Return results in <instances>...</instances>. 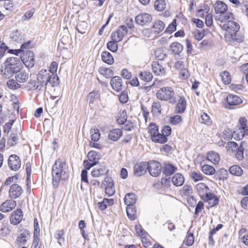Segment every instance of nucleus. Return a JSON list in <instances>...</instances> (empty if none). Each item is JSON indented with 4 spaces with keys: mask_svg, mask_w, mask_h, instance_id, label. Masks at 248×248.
Here are the masks:
<instances>
[{
    "mask_svg": "<svg viewBox=\"0 0 248 248\" xmlns=\"http://www.w3.org/2000/svg\"><path fill=\"white\" fill-rule=\"evenodd\" d=\"M152 20V16L147 13H141L135 17V22L139 25L142 26L148 25Z\"/></svg>",
    "mask_w": 248,
    "mask_h": 248,
    "instance_id": "obj_9",
    "label": "nucleus"
},
{
    "mask_svg": "<svg viewBox=\"0 0 248 248\" xmlns=\"http://www.w3.org/2000/svg\"><path fill=\"white\" fill-rule=\"evenodd\" d=\"M231 37V39L236 42H241L244 40L243 36L240 34V33H238V32L236 33H232L230 34Z\"/></svg>",
    "mask_w": 248,
    "mask_h": 248,
    "instance_id": "obj_57",
    "label": "nucleus"
},
{
    "mask_svg": "<svg viewBox=\"0 0 248 248\" xmlns=\"http://www.w3.org/2000/svg\"><path fill=\"white\" fill-rule=\"evenodd\" d=\"M127 27L122 25L119 27L116 31L113 32L111 34V39L116 42L122 41L124 36L127 34Z\"/></svg>",
    "mask_w": 248,
    "mask_h": 248,
    "instance_id": "obj_7",
    "label": "nucleus"
},
{
    "mask_svg": "<svg viewBox=\"0 0 248 248\" xmlns=\"http://www.w3.org/2000/svg\"><path fill=\"white\" fill-rule=\"evenodd\" d=\"M50 73L46 70H42L37 75V81L42 87H46L48 85V78Z\"/></svg>",
    "mask_w": 248,
    "mask_h": 248,
    "instance_id": "obj_10",
    "label": "nucleus"
},
{
    "mask_svg": "<svg viewBox=\"0 0 248 248\" xmlns=\"http://www.w3.org/2000/svg\"><path fill=\"white\" fill-rule=\"evenodd\" d=\"M87 156L89 161L95 162L97 164L98 160L100 158L101 155L95 151H91L88 153Z\"/></svg>",
    "mask_w": 248,
    "mask_h": 248,
    "instance_id": "obj_36",
    "label": "nucleus"
},
{
    "mask_svg": "<svg viewBox=\"0 0 248 248\" xmlns=\"http://www.w3.org/2000/svg\"><path fill=\"white\" fill-rule=\"evenodd\" d=\"M147 169L151 175L157 177L160 174L162 167L159 162L152 160L148 162Z\"/></svg>",
    "mask_w": 248,
    "mask_h": 248,
    "instance_id": "obj_4",
    "label": "nucleus"
},
{
    "mask_svg": "<svg viewBox=\"0 0 248 248\" xmlns=\"http://www.w3.org/2000/svg\"><path fill=\"white\" fill-rule=\"evenodd\" d=\"M248 129L238 125L233 131V136L235 137V139L238 140L242 139L245 135L248 134Z\"/></svg>",
    "mask_w": 248,
    "mask_h": 248,
    "instance_id": "obj_20",
    "label": "nucleus"
},
{
    "mask_svg": "<svg viewBox=\"0 0 248 248\" xmlns=\"http://www.w3.org/2000/svg\"><path fill=\"white\" fill-rule=\"evenodd\" d=\"M151 140L153 141L156 143H159L161 144L164 143L168 141V139L164 135L159 132L151 137Z\"/></svg>",
    "mask_w": 248,
    "mask_h": 248,
    "instance_id": "obj_29",
    "label": "nucleus"
},
{
    "mask_svg": "<svg viewBox=\"0 0 248 248\" xmlns=\"http://www.w3.org/2000/svg\"><path fill=\"white\" fill-rule=\"evenodd\" d=\"M176 29V19H174L166 29L165 32L170 33L174 31Z\"/></svg>",
    "mask_w": 248,
    "mask_h": 248,
    "instance_id": "obj_63",
    "label": "nucleus"
},
{
    "mask_svg": "<svg viewBox=\"0 0 248 248\" xmlns=\"http://www.w3.org/2000/svg\"><path fill=\"white\" fill-rule=\"evenodd\" d=\"M233 14L232 13H225L224 14L216 15L215 16V19L223 24L228 21H232L234 19Z\"/></svg>",
    "mask_w": 248,
    "mask_h": 248,
    "instance_id": "obj_15",
    "label": "nucleus"
},
{
    "mask_svg": "<svg viewBox=\"0 0 248 248\" xmlns=\"http://www.w3.org/2000/svg\"><path fill=\"white\" fill-rule=\"evenodd\" d=\"M108 170H106L105 166H101L99 169H94L92 171V175L94 177H98L101 176L102 175L107 173Z\"/></svg>",
    "mask_w": 248,
    "mask_h": 248,
    "instance_id": "obj_35",
    "label": "nucleus"
},
{
    "mask_svg": "<svg viewBox=\"0 0 248 248\" xmlns=\"http://www.w3.org/2000/svg\"><path fill=\"white\" fill-rule=\"evenodd\" d=\"M110 85L112 89L117 92L122 91L123 84L122 78L119 76H115L111 78L110 81Z\"/></svg>",
    "mask_w": 248,
    "mask_h": 248,
    "instance_id": "obj_14",
    "label": "nucleus"
},
{
    "mask_svg": "<svg viewBox=\"0 0 248 248\" xmlns=\"http://www.w3.org/2000/svg\"><path fill=\"white\" fill-rule=\"evenodd\" d=\"M222 81L225 84H229L231 81L230 73L227 71H224L220 74Z\"/></svg>",
    "mask_w": 248,
    "mask_h": 248,
    "instance_id": "obj_50",
    "label": "nucleus"
},
{
    "mask_svg": "<svg viewBox=\"0 0 248 248\" xmlns=\"http://www.w3.org/2000/svg\"><path fill=\"white\" fill-rule=\"evenodd\" d=\"M31 237L30 232L27 230L21 231L18 235L17 241L20 243L25 244L27 240Z\"/></svg>",
    "mask_w": 248,
    "mask_h": 248,
    "instance_id": "obj_24",
    "label": "nucleus"
},
{
    "mask_svg": "<svg viewBox=\"0 0 248 248\" xmlns=\"http://www.w3.org/2000/svg\"><path fill=\"white\" fill-rule=\"evenodd\" d=\"M182 121V117L179 115H176L174 116L171 117L170 118V123L173 125H176Z\"/></svg>",
    "mask_w": 248,
    "mask_h": 248,
    "instance_id": "obj_64",
    "label": "nucleus"
},
{
    "mask_svg": "<svg viewBox=\"0 0 248 248\" xmlns=\"http://www.w3.org/2000/svg\"><path fill=\"white\" fill-rule=\"evenodd\" d=\"M137 201V197L134 193H128L125 195L124 202L127 206H133Z\"/></svg>",
    "mask_w": 248,
    "mask_h": 248,
    "instance_id": "obj_27",
    "label": "nucleus"
},
{
    "mask_svg": "<svg viewBox=\"0 0 248 248\" xmlns=\"http://www.w3.org/2000/svg\"><path fill=\"white\" fill-rule=\"evenodd\" d=\"M52 184L57 188L61 180H66L69 177L68 168L65 162L62 159L58 158L52 167Z\"/></svg>",
    "mask_w": 248,
    "mask_h": 248,
    "instance_id": "obj_1",
    "label": "nucleus"
},
{
    "mask_svg": "<svg viewBox=\"0 0 248 248\" xmlns=\"http://www.w3.org/2000/svg\"><path fill=\"white\" fill-rule=\"evenodd\" d=\"M49 84L52 87L58 85L59 84V77L54 74H50L48 78V84Z\"/></svg>",
    "mask_w": 248,
    "mask_h": 248,
    "instance_id": "obj_49",
    "label": "nucleus"
},
{
    "mask_svg": "<svg viewBox=\"0 0 248 248\" xmlns=\"http://www.w3.org/2000/svg\"><path fill=\"white\" fill-rule=\"evenodd\" d=\"M155 55L156 59L159 61L163 60L167 56V55L163 53V51L159 48L155 51Z\"/></svg>",
    "mask_w": 248,
    "mask_h": 248,
    "instance_id": "obj_59",
    "label": "nucleus"
},
{
    "mask_svg": "<svg viewBox=\"0 0 248 248\" xmlns=\"http://www.w3.org/2000/svg\"><path fill=\"white\" fill-rule=\"evenodd\" d=\"M215 11L217 14H224L227 10V5L223 1H217L215 4Z\"/></svg>",
    "mask_w": 248,
    "mask_h": 248,
    "instance_id": "obj_21",
    "label": "nucleus"
},
{
    "mask_svg": "<svg viewBox=\"0 0 248 248\" xmlns=\"http://www.w3.org/2000/svg\"><path fill=\"white\" fill-rule=\"evenodd\" d=\"M230 173L236 176H240L243 174V171L242 169L238 166L233 165L229 169Z\"/></svg>",
    "mask_w": 248,
    "mask_h": 248,
    "instance_id": "obj_37",
    "label": "nucleus"
},
{
    "mask_svg": "<svg viewBox=\"0 0 248 248\" xmlns=\"http://www.w3.org/2000/svg\"><path fill=\"white\" fill-rule=\"evenodd\" d=\"M118 42L112 40L108 42L107 45L108 48L112 52H115L118 50Z\"/></svg>",
    "mask_w": 248,
    "mask_h": 248,
    "instance_id": "obj_55",
    "label": "nucleus"
},
{
    "mask_svg": "<svg viewBox=\"0 0 248 248\" xmlns=\"http://www.w3.org/2000/svg\"><path fill=\"white\" fill-rule=\"evenodd\" d=\"M222 30L230 34L237 32L240 29V25L234 21H228L223 24H219Z\"/></svg>",
    "mask_w": 248,
    "mask_h": 248,
    "instance_id": "obj_6",
    "label": "nucleus"
},
{
    "mask_svg": "<svg viewBox=\"0 0 248 248\" xmlns=\"http://www.w3.org/2000/svg\"><path fill=\"white\" fill-rule=\"evenodd\" d=\"M244 150L245 147L244 146L243 142H241L239 147L235 150L236 153L235 156L237 160H242L243 159Z\"/></svg>",
    "mask_w": 248,
    "mask_h": 248,
    "instance_id": "obj_43",
    "label": "nucleus"
},
{
    "mask_svg": "<svg viewBox=\"0 0 248 248\" xmlns=\"http://www.w3.org/2000/svg\"><path fill=\"white\" fill-rule=\"evenodd\" d=\"M105 192L109 196H112L114 194L115 189L112 182L106 181Z\"/></svg>",
    "mask_w": 248,
    "mask_h": 248,
    "instance_id": "obj_46",
    "label": "nucleus"
},
{
    "mask_svg": "<svg viewBox=\"0 0 248 248\" xmlns=\"http://www.w3.org/2000/svg\"><path fill=\"white\" fill-rule=\"evenodd\" d=\"M20 58L27 67H32L35 63L34 54L31 51H27L26 53H24Z\"/></svg>",
    "mask_w": 248,
    "mask_h": 248,
    "instance_id": "obj_8",
    "label": "nucleus"
},
{
    "mask_svg": "<svg viewBox=\"0 0 248 248\" xmlns=\"http://www.w3.org/2000/svg\"><path fill=\"white\" fill-rule=\"evenodd\" d=\"M29 78V74L25 71L20 70L16 73V78L17 82L20 83L25 82Z\"/></svg>",
    "mask_w": 248,
    "mask_h": 248,
    "instance_id": "obj_23",
    "label": "nucleus"
},
{
    "mask_svg": "<svg viewBox=\"0 0 248 248\" xmlns=\"http://www.w3.org/2000/svg\"><path fill=\"white\" fill-rule=\"evenodd\" d=\"M186 103L184 97H181L177 104L175 111L179 113H183L186 108Z\"/></svg>",
    "mask_w": 248,
    "mask_h": 248,
    "instance_id": "obj_26",
    "label": "nucleus"
},
{
    "mask_svg": "<svg viewBox=\"0 0 248 248\" xmlns=\"http://www.w3.org/2000/svg\"><path fill=\"white\" fill-rule=\"evenodd\" d=\"M165 25V24L161 20L155 21L153 26V30L155 33H159L162 31Z\"/></svg>",
    "mask_w": 248,
    "mask_h": 248,
    "instance_id": "obj_32",
    "label": "nucleus"
},
{
    "mask_svg": "<svg viewBox=\"0 0 248 248\" xmlns=\"http://www.w3.org/2000/svg\"><path fill=\"white\" fill-rule=\"evenodd\" d=\"M90 133L92 134L91 139L92 140L97 141L99 140L100 135L98 129H95L94 128L91 129L90 130Z\"/></svg>",
    "mask_w": 248,
    "mask_h": 248,
    "instance_id": "obj_54",
    "label": "nucleus"
},
{
    "mask_svg": "<svg viewBox=\"0 0 248 248\" xmlns=\"http://www.w3.org/2000/svg\"><path fill=\"white\" fill-rule=\"evenodd\" d=\"M207 159L214 164H217L220 160V156L218 154L214 151L208 153L207 155Z\"/></svg>",
    "mask_w": 248,
    "mask_h": 248,
    "instance_id": "obj_31",
    "label": "nucleus"
},
{
    "mask_svg": "<svg viewBox=\"0 0 248 248\" xmlns=\"http://www.w3.org/2000/svg\"><path fill=\"white\" fill-rule=\"evenodd\" d=\"M102 61L105 63L111 65L114 62V60L111 54L107 51H103L101 54Z\"/></svg>",
    "mask_w": 248,
    "mask_h": 248,
    "instance_id": "obj_30",
    "label": "nucleus"
},
{
    "mask_svg": "<svg viewBox=\"0 0 248 248\" xmlns=\"http://www.w3.org/2000/svg\"><path fill=\"white\" fill-rule=\"evenodd\" d=\"M16 205V201L8 200L2 203L0 207V210L3 212H8L12 211Z\"/></svg>",
    "mask_w": 248,
    "mask_h": 248,
    "instance_id": "obj_17",
    "label": "nucleus"
},
{
    "mask_svg": "<svg viewBox=\"0 0 248 248\" xmlns=\"http://www.w3.org/2000/svg\"><path fill=\"white\" fill-rule=\"evenodd\" d=\"M17 136L16 133H11L7 141V144L10 146H14L17 143Z\"/></svg>",
    "mask_w": 248,
    "mask_h": 248,
    "instance_id": "obj_52",
    "label": "nucleus"
},
{
    "mask_svg": "<svg viewBox=\"0 0 248 248\" xmlns=\"http://www.w3.org/2000/svg\"><path fill=\"white\" fill-rule=\"evenodd\" d=\"M161 105L159 102H155L152 105V112L154 115L159 116L161 113Z\"/></svg>",
    "mask_w": 248,
    "mask_h": 248,
    "instance_id": "obj_38",
    "label": "nucleus"
},
{
    "mask_svg": "<svg viewBox=\"0 0 248 248\" xmlns=\"http://www.w3.org/2000/svg\"><path fill=\"white\" fill-rule=\"evenodd\" d=\"M17 81L15 80L14 79H10L7 81V85L9 89L15 90L18 88H20L21 86L19 84H18Z\"/></svg>",
    "mask_w": 248,
    "mask_h": 248,
    "instance_id": "obj_53",
    "label": "nucleus"
},
{
    "mask_svg": "<svg viewBox=\"0 0 248 248\" xmlns=\"http://www.w3.org/2000/svg\"><path fill=\"white\" fill-rule=\"evenodd\" d=\"M190 177L193 181L197 182L203 180V176L200 172L193 171L190 174Z\"/></svg>",
    "mask_w": 248,
    "mask_h": 248,
    "instance_id": "obj_56",
    "label": "nucleus"
},
{
    "mask_svg": "<svg viewBox=\"0 0 248 248\" xmlns=\"http://www.w3.org/2000/svg\"><path fill=\"white\" fill-rule=\"evenodd\" d=\"M238 147L237 144L234 141H229L226 146L227 150L232 152L235 151Z\"/></svg>",
    "mask_w": 248,
    "mask_h": 248,
    "instance_id": "obj_61",
    "label": "nucleus"
},
{
    "mask_svg": "<svg viewBox=\"0 0 248 248\" xmlns=\"http://www.w3.org/2000/svg\"><path fill=\"white\" fill-rule=\"evenodd\" d=\"M88 28V23L85 21H80L77 26V30L82 34L86 32Z\"/></svg>",
    "mask_w": 248,
    "mask_h": 248,
    "instance_id": "obj_41",
    "label": "nucleus"
},
{
    "mask_svg": "<svg viewBox=\"0 0 248 248\" xmlns=\"http://www.w3.org/2000/svg\"><path fill=\"white\" fill-rule=\"evenodd\" d=\"M99 94L98 92L92 91L89 95V103H93L95 100L99 98Z\"/></svg>",
    "mask_w": 248,
    "mask_h": 248,
    "instance_id": "obj_60",
    "label": "nucleus"
},
{
    "mask_svg": "<svg viewBox=\"0 0 248 248\" xmlns=\"http://www.w3.org/2000/svg\"><path fill=\"white\" fill-rule=\"evenodd\" d=\"M202 171L205 174L211 175L214 174L216 170L214 167L209 165H204L202 168Z\"/></svg>",
    "mask_w": 248,
    "mask_h": 248,
    "instance_id": "obj_47",
    "label": "nucleus"
},
{
    "mask_svg": "<svg viewBox=\"0 0 248 248\" xmlns=\"http://www.w3.org/2000/svg\"><path fill=\"white\" fill-rule=\"evenodd\" d=\"M8 166L11 170H17L21 167L20 158L16 155H11L8 158Z\"/></svg>",
    "mask_w": 248,
    "mask_h": 248,
    "instance_id": "obj_11",
    "label": "nucleus"
},
{
    "mask_svg": "<svg viewBox=\"0 0 248 248\" xmlns=\"http://www.w3.org/2000/svg\"><path fill=\"white\" fill-rule=\"evenodd\" d=\"M122 136V131L119 128L113 129L108 133V138L113 141H117Z\"/></svg>",
    "mask_w": 248,
    "mask_h": 248,
    "instance_id": "obj_25",
    "label": "nucleus"
},
{
    "mask_svg": "<svg viewBox=\"0 0 248 248\" xmlns=\"http://www.w3.org/2000/svg\"><path fill=\"white\" fill-rule=\"evenodd\" d=\"M199 121L202 124L210 125L212 123L210 116L205 112H202L199 118Z\"/></svg>",
    "mask_w": 248,
    "mask_h": 248,
    "instance_id": "obj_45",
    "label": "nucleus"
},
{
    "mask_svg": "<svg viewBox=\"0 0 248 248\" xmlns=\"http://www.w3.org/2000/svg\"><path fill=\"white\" fill-rule=\"evenodd\" d=\"M22 217V210L18 209L12 213L10 218V222L12 224L17 225L21 222Z\"/></svg>",
    "mask_w": 248,
    "mask_h": 248,
    "instance_id": "obj_16",
    "label": "nucleus"
},
{
    "mask_svg": "<svg viewBox=\"0 0 248 248\" xmlns=\"http://www.w3.org/2000/svg\"><path fill=\"white\" fill-rule=\"evenodd\" d=\"M135 229L137 234L140 236L142 238H145L147 235V233L142 229L141 226L140 225L135 226Z\"/></svg>",
    "mask_w": 248,
    "mask_h": 248,
    "instance_id": "obj_62",
    "label": "nucleus"
},
{
    "mask_svg": "<svg viewBox=\"0 0 248 248\" xmlns=\"http://www.w3.org/2000/svg\"><path fill=\"white\" fill-rule=\"evenodd\" d=\"M149 132L151 135V137H153L154 135L158 132V127L155 124H151L149 126Z\"/></svg>",
    "mask_w": 248,
    "mask_h": 248,
    "instance_id": "obj_58",
    "label": "nucleus"
},
{
    "mask_svg": "<svg viewBox=\"0 0 248 248\" xmlns=\"http://www.w3.org/2000/svg\"><path fill=\"white\" fill-rule=\"evenodd\" d=\"M172 52L174 55L179 54L183 50V46L178 42H173L170 46Z\"/></svg>",
    "mask_w": 248,
    "mask_h": 248,
    "instance_id": "obj_34",
    "label": "nucleus"
},
{
    "mask_svg": "<svg viewBox=\"0 0 248 248\" xmlns=\"http://www.w3.org/2000/svg\"><path fill=\"white\" fill-rule=\"evenodd\" d=\"M196 188L201 198L209 191V187L203 183H200L196 186Z\"/></svg>",
    "mask_w": 248,
    "mask_h": 248,
    "instance_id": "obj_28",
    "label": "nucleus"
},
{
    "mask_svg": "<svg viewBox=\"0 0 248 248\" xmlns=\"http://www.w3.org/2000/svg\"><path fill=\"white\" fill-rule=\"evenodd\" d=\"M139 77L141 79L147 82L151 81L153 78L152 73L147 71L141 72Z\"/></svg>",
    "mask_w": 248,
    "mask_h": 248,
    "instance_id": "obj_48",
    "label": "nucleus"
},
{
    "mask_svg": "<svg viewBox=\"0 0 248 248\" xmlns=\"http://www.w3.org/2000/svg\"><path fill=\"white\" fill-rule=\"evenodd\" d=\"M227 103L224 104V107L228 109H232L234 106L242 103V100L238 96L232 94H229L227 98Z\"/></svg>",
    "mask_w": 248,
    "mask_h": 248,
    "instance_id": "obj_5",
    "label": "nucleus"
},
{
    "mask_svg": "<svg viewBox=\"0 0 248 248\" xmlns=\"http://www.w3.org/2000/svg\"><path fill=\"white\" fill-rule=\"evenodd\" d=\"M126 213L128 218L133 220L136 217V209L133 206H127L126 208Z\"/></svg>",
    "mask_w": 248,
    "mask_h": 248,
    "instance_id": "obj_44",
    "label": "nucleus"
},
{
    "mask_svg": "<svg viewBox=\"0 0 248 248\" xmlns=\"http://www.w3.org/2000/svg\"><path fill=\"white\" fill-rule=\"evenodd\" d=\"M163 173L166 176H170L175 172L177 168L169 162H165L162 167Z\"/></svg>",
    "mask_w": 248,
    "mask_h": 248,
    "instance_id": "obj_19",
    "label": "nucleus"
},
{
    "mask_svg": "<svg viewBox=\"0 0 248 248\" xmlns=\"http://www.w3.org/2000/svg\"><path fill=\"white\" fill-rule=\"evenodd\" d=\"M171 181L175 186H180L183 185L185 182V178L182 174L177 173L172 176Z\"/></svg>",
    "mask_w": 248,
    "mask_h": 248,
    "instance_id": "obj_22",
    "label": "nucleus"
},
{
    "mask_svg": "<svg viewBox=\"0 0 248 248\" xmlns=\"http://www.w3.org/2000/svg\"><path fill=\"white\" fill-rule=\"evenodd\" d=\"M147 170V163L146 162H140L136 164L134 167V175L137 177L143 175Z\"/></svg>",
    "mask_w": 248,
    "mask_h": 248,
    "instance_id": "obj_12",
    "label": "nucleus"
},
{
    "mask_svg": "<svg viewBox=\"0 0 248 248\" xmlns=\"http://www.w3.org/2000/svg\"><path fill=\"white\" fill-rule=\"evenodd\" d=\"M114 204V200L112 199H104L102 202L98 203V207L100 210L103 211L105 210L108 206L112 205Z\"/></svg>",
    "mask_w": 248,
    "mask_h": 248,
    "instance_id": "obj_33",
    "label": "nucleus"
},
{
    "mask_svg": "<svg viewBox=\"0 0 248 248\" xmlns=\"http://www.w3.org/2000/svg\"><path fill=\"white\" fill-rule=\"evenodd\" d=\"M99 73L105 77L106 78H109L113 76V72L110 68L106 67H100L98 69Z\"/></svg>",
    "mask_w": 248,
    "mask_h": 248,
    "instance_id": "obj_39",
    "label": "nucleus"
},
{
    "mask_svg": "<svg viewBox=\"0 0 248 248\" xmlns=\"http://www.w3.org/2000/svg\"><path fill=\"white\" fill-rule=\"evenodd\" d=\"M152 69L153 72L156 76H162L165 75V69L158 61H154L152 62Z\"/></svg>",
    "mask_w": 248,
    "mask_h": 248,
    "instance_id": "obj_18",
    "label": "nucleus"
},
{
    "mask_svg": "<svg viewBox=\"0 0 248 248\" xmlns=\"http://www.w3.org/2000/svg\"><path fill=\"white\" fill-rule=\"evenodd\" d=\"M156 97L161 101H168L174 105L177 102L173 89L170 87H164L160 88L156 92Z\"/></svg>",
    "mask_w": 248,
    "mask_h": 248,
    "instance_id": "obj_3",
    "label": "nucleus"
},
{
    "mask_svg": "<svg viewBox=\"0 0 248 248\" xmlns=\"http://www.w3.org/2000/svg\"><path fill=\"white\" fill-rule=\"evenodd\" d=\"M64 232L63 230H57L55 234L54 237L57 240L58 243L62 246L65 241L64 238Z\"/></svg>",
    "mask_w": 248,
    "mask_h": 248,
    "instance_id": "obj_40",
    "label": "nucleus"
},
{
    "mask_svg": "<svg viewBox=\"0 0 248 248\" xmlns=\"http://www.w3.org/2000/svg\"><path fill=\"white\" fill-rule=\"evenodd\" d=\"M105 0H91L90 1L91 8L93 10H96L99 7L102 6Z\"/></svg>",
    "mask_w": 248,
    "mask_h": 248,
    "instance_id": "obj_51",
    "label": "nucleus"
},
{
    "mask_svg": "<svg viewBox=\"0 0 248 248\" xmlns=\"http://www.w3.org/2000/svg\"><path fill=\"white\" fill-rule=\"evenodd\" d=\"M23 193L22 187L17 184L12 185L9 189V197L12 199H15L19 197Z\"/></svg>",
    "mask_w": 248,
    "mask_h": 248,
    "instance_id": "obj_13",
    "label": "nucleus"
},
{
    "mask_svg": "<svg viewBox=\"0 0 248 248\" xmlns=\"http://www.w3.org/2000/svg\"><path fill=\"white\" fill-rule=\"evenodd\" d=\"M20 69L19 58L16 57H10L6 60L4 65L1 66L0 75L5 79L11 78L14 73H16Z\"/></svg>",
    "mask_w": 248,
    "mask_h": 248,
    "instance_id": "obj_2",
    "label": "nucleus"
},
{
    "mask_svg": "<svg viewBox=\"0 0 248 248\" xmlns=\"http://www.w3.org/2000/svg\"><path fill=\"white\" fill-rule=\"evenodd\" d=\"M166 3L165 0H156L155 1V9L158 11H162L166 8Z\"/></svg>",
    "mask_w": 248,
    "mask_h": 248,
    "instance_id": "obj_42",
    "label": "nucleus"
}]
</instances>
